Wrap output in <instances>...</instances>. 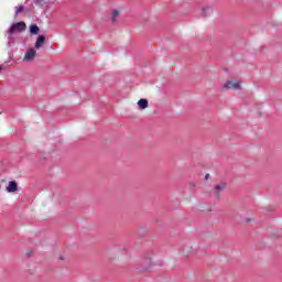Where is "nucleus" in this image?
Returning a JSON list of instances; mask_svg holds the SVG:
<instances>
[{"mask_svg": "<svg viewBox=\"0 0 282 282\" xmlns=\"http://www.w3.org/2000/svg\"><path fill=\"white\" fill-rule=\"evenodd\" d=\"M221 89H225V90H228V89H234V90L241 89V79L231 78V79L227 80L223 85Z\"/></svg>", "mask_w": 282, "mask_h": 282, "instance_id": "obj_1", "label": "nucleus"}, {"mask_svg": "<svg viewBox=\"0 0 282 282\" xmlns=\"http://www.w3.org/2000/svg\"><path fill=\"white\" fill-rule=\"evenodd\" d=\"M25 28H26L25 22H18L12 24L8 32L9 34H17L19 32H23Z\"/></svg>", "mask_w": 282, "mask_h": 282, "instance_id": "obj_2", "label": "nucleus"}, {"mask_svg": "<svg viewBox=\"0 0 282 282\" xmlns=\"http://www.w3.org/2000/svg\"><path fill=\"white\" fill-rule=\"evenodd\" d=\"M36 58V50L29 48L23 57L24 63H32Z\"/></svg>", "mask_w": 282, "mask_h": 282, "instance_id": "obj_3", "label": "nucleus"}, {"mask_svg": "<svg viewBox=\"0 0 282 282\" xmlns=\"http://www.w3.org/2000/svg\"><path fill=\"white\" fill-rule=\"evenodd\" d=\"M17 191H19V185L17 184V182L14 181L9 182V185L7 186V192L17 193Z\"/></svg>", "mask_w": 282, "mask_h": 282, "instance_id": "obj_4", "label": "nucleus"}, {"mask_svg": "<svg viewBox=\"0 0 282 282\" xmlns=\"http://www.w3.org/2000/svg\"><path fill=\"white\" fill-rule=\"evenodd\" d=\"M120 17V10L113 9L110 15V21L116 25L118 23V18Z\"/></svg>", "mask_w": 282, "mask_h": 282, "instance_id": "obj_5", "label": "nucleus"}, {"mask_svg": "<svg viewBox=\"0 0 282 282\" xmlns=\"http://www.w3.org/2000/svg\"><path fill=\"white\" fill-rule=\"evenodd\" d=\"M43 45H45V37L40 35L35 42V47L39 50L40 47H43Z\"/></svg>", "mask_w": 282, "mask_h": 282, "instance_id": "obj_6", "label": "nucleus"}, {"mask_svg": "<svg viewBox=\"0 0 282 282\" xmlns=\"http://www.w3.org/2000/svg\"><path fill=\"white\" fill-rule=\"evenodd\" d=\"M138 107H139L140 109H147V108L149 107V100H147V99H140V100L138 101Z\"/></svg>", "mask_w": 282, "mask_h": 282, "instance_id": "obj_7", "label": "nucleus"}, {"mask_svg": "<svg viewBox=\"0 0 282 282\" xmlns=\"http://www.w3.org/2000/svg\"><path fill=\"white\" fill-rule=\"evenodd\" d=\"M31 34H39V26L36 24H32L30 26Z\"/></svg>", "mask_w": 282, "mask_h": 282, "instance_id": "obj_8", "label": "nucleus"}, {"mask_svg": "<svg viewBox=\"0 0 282 282\" xmlns=\"http://www.w3.org/2000/svg\"><path fill=\"white\" fill-rule=\"evenodd\" d=\"M215 191H226V184L225 183H220L218 185H216Z\"/></svg>", "mask_w": 282, "mask_h": 282, "instance_id": "obj_9", "label": "nucleus"}, {"mask_svg": "<svg viewBox=\"0 0 282 282\" xmlns=\"http://www.w3.org/2000/svg\"><path fill=\"white\" fill-rule=\"evenodd\" d=\"M23 11V6H19L15 8V14H21V12Z\"/></svg>", "mask_w": 282, "mask_h": 282, "instance_id": "obj_10", "label": "nucleus"}, {"mask_svg": "<svg viewBox=\"0 0 282 282\" xmlns=\"http://www.w3.org/2000/svg\"><path fill=\"white\" fill-rule=\"evenodd\" d=\"M0 72H1V66H0Z\"/></svg>", "mask_w": 282, "mask_h": 282, "instance_id": "obj_11", "label": "nucleus"}]
</instances>
